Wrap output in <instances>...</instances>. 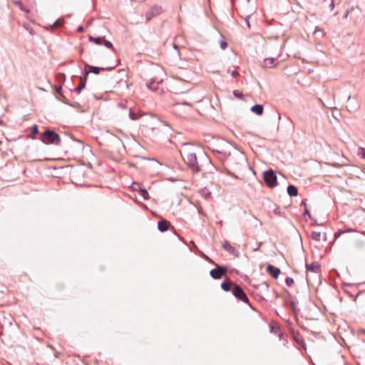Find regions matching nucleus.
<instances>
[{
    "mask_svg": "<svg viewBox=\"0 0 365 365\" xmlns=\"http://www.w3.org/2000/svg\"><path fill=\"white\" fill-rule=\"evenodd\" d=\"M88 40L89 41L95 43L97 45L103 44L108 48H113L112 43L107 41L104 36L93 37L90 36L88 37Z\"/></svg>",
    "mask_w": 365,
    "mask_h": 365,
    "instance_id": "6e6552de",
    "label": "nucleus"
},
{
    "mask_svg": "<svg viewBox=\"0 0 365 365\" xmlns=\"http://www.w3.org/2000/svg\"><path fill=\"white\" fill-rule=\"evenodd\" d=\"M85 86H86L85 82H83V83L81 82L80 85L78 87H76V90L77 91L78 93H80L81 91L83 88H85Z\"/></svg>",
    "mask_w": 365,
    "mask_h": 365,
    "instance_id": "cd10ccee",
    "label": "nucleus"
},
{
    "mask_svg": "<svg viewBox=\"0 0 365 365\" xmlns=\"http://www.w3.org/2000/svg\"><path fill=\"white\" fill-rule=\"evenodd\" d=\"M279 61L277 58H266L262 63V66L264 68H272L276 67Z\"/></svg>",
    "mask_w": 365,
    "mask_h": 365,
    "instance_id": "9d476101",
    "label": "nucleus"
},
{
    "mask_svg": "<svg viewBox=\"0 0 365 365\" xmlns=\"http://www.w3.org/2000/svg\"><path fill=\"white\" fill-rule=\"evenodd\" d=\"M220 46L222 50H225L227 48V43L224 39V38L220 41Z\"/></svg>",
    "mask_w": 365,
    "mask_h": 365,
    "instance_id": "b1692460",
    "label": "nucleus"
},
{
    "mask_svg": "<svg viewBox=\"0 0 365 365\" xmlns=\"http://www.w3.org/2000/svg\"><path fill=\"white\" fill-rule=\"evenodd\" d=\"M232 294L239 300H240L245 303H248L249 299H248L247 296L246 295L245 292L243 291V289L239 285L236 284L233 287Z\"/></svg>",
    "mask_w": 365,
    "mask_h": 365,
    "instance_id": "0eeeda50",
    "label": "nucleus"
},
{
    "mask_svg": "<svg viewBox=\"0 0 365 365\" xmlns=\"http://www.w3.org/2000/svg\"><path fill=\"white\" fill-rule=\"evenodd\" d=\"M311 237L313 240L319 242L321 240L326 241L327 240V233L321 231H312L311 234Z\"/></svg>",
    "mask_w": 365,
    "mask_h": 365,
    "instance_id": "f8f14e48",
    "label": "nucleus"
},
{
    "mask_svg": "<svg viewBox=\"0 0 365 365\" xmlns=\"http://www.w3.org/2000/svg\"><path fill=\"white\" fill-rule=\"evenodd\" d=\"M251 110L257 115H260L263 113V106L259 104L255 105L251 108Z\"/></svg>",
    "mask_w": 365,
    "mask_h": 365,
    "instance_id": "f3484780",
    "label": "nucleus"
},
{
    "mask_svg": "<svg viewBox=\"0 0 365 365\" xmlns=\"http://www.w3.org/2000/svg\"><path fill=\"white\" fill-rule=\"evenodd\" d=\"M264 180L269 187H274L277 184V178L272 170L264 172Z\"/></svg>",
    "mask_w": 365,
    "mask_h": 365,
    "instance_id": "20e7f679",
    "label": "nucleus"
},
{
    "mask_svg": "<svg viewBox=\"0 0 365 365\" xmlns=\"http://www.w3.org/2000/svg\"><path fill=\"white\" fill-rule=\"evenodd\" d=\"M197 151H200V150L189 144L183 145L180 150V154L183 160L195 173L200 171L197 160Z\"/></svg>",
    "mask_w": 365,
    "mask_h": 365,
    "instance_id": "f257e3e1",
    "label": "nucleus"
},
{
    "mask_svg": "<svg viewBox=\"0 0 365 365\" xmlns=\"http://www.w3.org/2000/svg\"><path fill=\"white\" fill-rule=\"evenodd\" d=\"M285 282H286V284L288 287H292L294 283V279L291 277H287Z\"/></svg>",
    "mask_w": 365,
    "mask_h": 365,
    "instance_id": "a878e982",
    "label": "nucleus"
},
{
    "mask_svg": "<svg viewBox=\"0 0 365 365\" xmlns=\"http://www.w3.org/2000/svg\"><path fill=\"white\" fill-rule=\"evenodd\" d=\"M172 88L176 93H183L191 88V83L178 78L173 83Z\"/></svg>",
    "mask_w": 365,
    "mask_h": 365,
    "instance_id": "f03ea898",
    "label": "nucleus"
},
{
    "mask_svg": "<svg viewBox=\"0 0 365 365\" xmlns=\"http://www.w3.org/2000/svg\"><path fill=\"white\" fill-rule=\"evenodd\" d=\"M141 116L140 113H135L131 109L129 111V117L133 120H138Z\"/></svg>",
    "mask_w": 365,
    "mask_h": 365,
    "instance_id": "4be33fe9",
    "label": "nucleus"
},
{
    "mask_svg": "<svg viewBox=\"0 0 365 365\" xmlns=\"http://www.w3.org/2000/svg\"><path fill=\"white\" fill-rule=\"evenodd\" d=\"M267 272L272 276L274 279H277L279 275L281 273L280 269L278 267H275L272 264H269L267 267Z\"/></svg>",
    "mask_w": 365,
    "mask_h": 365,
    "instance_id": "4468645a",
    "label": "nucleus"
},
{
    "mask_svg": "<svg viewBox=\"0 0 365 365\" xmlns=\"http://www.w3.org/2000/svg\"><path fill=\"white\" fill-rule=\"evenodd\" d=\"M86 66H87L89 68L90 73H93L95 74H99L101 71H110L115 68V66L108 67V68H100L96 66H90L88 64H86Z\"/></svg>",
    "mask_w": 365,
    "mask_h": 365,
    "instance_id": "ddd939ff",
    "label": "nucleus"
},
{
    "mask_svg": "<svg viewBox=\"0 0 365 365\" xmlns=\"http://www.w3.org/2000/svg\"><path fill=\"white\" fill-rule=\"evenodd\" d=\"M227 268L216 264V268L212 269L210 272V276L215 279H220L222 276L227 273Z\"/></svg>",
    "mask_w": 365,
    "mask_h": 365,
    "instance_id": "423d86ee",
    "label": "nucleus"
},
{
    "mask_svg": "<svg viewBox=\"0 0 365 365\" xmlns=\"http://www.w3.org/2000/svg\"><path fill=\"white\" fill-rule=\"evenodd\" d=\"M231 76H232V77H234V78H236V77H237V76H239V73H238L236 70L232 71L231 72Z\"/></svg>",
    "mask_w": 365,
    "mask_h": 365,
    "instance_id": "7c9ffc66",
    "label": "nucleus"
},
{
    "mask_svg": "<svg viewBox=\"0 0 365 365\" xmlns=\"http://www.w3.org/2000/svg\"><path fill=\"white\" fill-rule=\"evenodd\" d=\"M356 232V230L354 229H347V230H339L338 232H335L334 233V238L336 239L338 237H339L342 234H344V233H346V232Z\"/></svg>",
    "mask_w": 365,
    "mask_h": 365,
    "instance_id": "aec40b11",
    "label": "nucleus"
},
{
    "mask_svg": "<svg viewBox=\"0 0 365 365\" xmlns=\"http://www.w3.org/2000/svg\"><path fill=\"white\" fill-rule=\"evenodd\" d=\"M119 106L122 107V108H125V106L123 105V104H119Z\"/></svg>",
    "mask_w": 365,
    "mask_h": 365,
    "instance_id": "c9c22d12",
    "label": "nucleus"
},
{
    "mask_svg": "<svg viewBox=\"0 0 365 365\" xmlns=\"http://www.w3.org/2000/svg\"><path fill=\"white\" fill-rule=\"evenodd\" d=\"M329 6L331 11L334 9V4L333 0H331V3L330 4Z\"/></svg>",
    "mask_w": 365,
    "mask_h": 365,
    "instance_id": "473e14b6",
    "label": "nucleus"
},
{
    "mask_svg": "<svg viewBox=\"0 0 365 365\" xmlns=\"http://www.w3.org/2000/svg\"><path fill=\"white\" fill-rule=\"evenodd\" d=\"M57 24H58V21H56L54 25L56 26V25H57Z\"/></svg>",
    "mask_w": 365,
    "mask_h": 365,
    "instance_id": "a19ab883",
    "label": "nucleus"
},
{
    "mask_svg": "<svg viewBox=\"0 0 365 365\" xmlns=\"http://www.w3.org/2000/svg\"><path fill=\"white\" fill-rule=\"evenodd\" d=\"M133 185H138V186L139 185V184H138V183H136V182H134V183H133Z\"/></svg>",
    "mask_w": 365,
    "mask_h": 365,
    "instance_id": "e433bc0d",
    "label": "nucleus"
},
{
    "mask_svg": "<svg viewBox=\"0 0 365 365\" xmlns=\"http://www.w3.org/2000/svg\"><path fill=\"white\" fill-rule=\"evenodd\" d=\"M248 1H250V0H248Z\"/></svg>",
    "mask_w": 365,
    "mask_h": 365,
    "instance_id": "79ce46f5",
    "label": "nucleus"
},
{
    "mask_svg": "<svg viewBox=\"0 0 365 365\" xmlns=\"http://www.w3.org/2000/svg\"><path fill=\"white\" fill-rule=\"evenodd\" d=\"M140 195L144 200H148L150 198L149 194L145 188H140Z\"/></svg>",
    "mask_w": 365,
    "mask_h": 365,
    "instance_id": "5701e85b",
    "label": "nucleus"
},
{
    "mask_svg": "<svg viewBox=\"0 0 365 365\" xmlns=\"http://www.w3.org/2000/svg\"><path fill=\"white\" fill-rule=\"evenodd\" d=\"M163 11V9L161 6L154 5L151 6L145 14L146 21H150L153 18L160 15Z\"/></svg>",
    "mask_w": 365,
    "mask_h": 365,
    "instance_id": "39448f33",
    "label": "nucleus"
},
{
    "mask_svg": "<svg viewBox=\"0 0 365 365\" xmlns=\"http://www.w3.org/2000/svg\"><path fill=\"white\" fill-rule=\"evenodd\" d=\"M38 133V126L37 125H33L32 128H31V133L33 135H36Z\"/></svg>",
    "mask_w": 365,
    "mask_h": 365,
    "instance_id": "c85d7f7f",
    "label": "nucleus"
},
{
    "mask_svg": "<svg viewBox=\"0 0 365 365\" xmlns=\"http://www.w3.org/2000/svg\"><path fill=\"white\" fill-rule=\"evenodd\" d=\"M89 73H90V71H85L83 76L81 78V83L85 82V84L86 83V81H87L88 76Z\"/></svg>",
    "mask_w": 365,
    "mask_h": 365,
    "instance_id": "bb28decb",
    "label": "nucleus"
},
{
    "mask_svg": "<svg viewBox=\"0 0 365 365\" xmlns=\"http://www.w3.org/2000/svg\"><path fill=\"white\" fill-rule=\"evenodd\" d=\"M304 214H308V210H305Z\"/></svg>",
    "mask_w": 365,
    "mask_h": 365,
    "instance_id": "4c0bfd02",
    "label": "nucleus"
},
{
    "mask_svg": "<svg viewBox=\"0 0 365 365\" xmlns=\"http://www.w3.org/2000/svg\"><path fill=\"white\" fill-rule=\"evenodd\" d=\"M153 83H148L147 86L150 89V90H153V91H155L157 90V88L155 86H152Z\"/></svg>",
    "mask_w": 365,
    "mask_h": 365,
    "instance_id": "2f4dec72",
    "label": "nucleus"
},
{
    "mask_svg": "<svg viewBox=\"0 0 365 365\" xmlns=\"http://www.w3.org/2000/svg\"><path fill=\"white\" fill-rule=\"evenodd\" d=\"M192 104L193 103L192 102L188 101L175 103L173 105V111L179 116H183L186 113L181 109V106H187L192 107Z\"/></svg>",
    "mask_w": 365,
    "mask_h": 365,
    "instance_id": "1a4fd4ad",
    "label": "nucleus"
},
{
    "mask_svg": "<svg viewBox=\"0 0 365 365\" xmlns=\"http://www.w3.org/2000/svg\"><path fill=\"white\" fill-rule=\"evenodd\" d=\"M223 248L227 251L232 255L238 257L240 255V252L238 250L234 247L229 242L225 241L222 244Z\"/></svg>",
    "mask_w": 365,
    "mask_h": 365,
    "instance_id": "9b49d317",
    "label": "nucleus"
},
{
    "mask_svg": "<svg viewBox=\"0 0 365 365\" xmlns=\"http://www.w3.org/2000/svg\"><path fill=\"white\" fill-rule=\"evenodd\" d=\"M317 33L321 34L322 36L325 35L324 31L318 27H317L314 30V34H317Z\"/></svg>",
    "mask_w": 365,
    "mask_h": 365,
    "instance_id": "c756f323",
    "label": "nucleus"
},
{
    "mask_svg": "<svg viewBox=\"0 0 365 365\" xmlns=\"http://www.w3.org/2000/svg\"><path fill=\"white\" fill-rule=\"evenodd\" d=\"M41 140L46 144L58 145L61 142V138L58 133L48 130L42 133Z\"/></svg>",
    "mask_w": 365,
    "mask_h": 365,
    "instance_id": "7ed1b4c3",
    "label": "nucleus"
},
{
    "mask_svg": "<svg viewBox=\"0 0 365 365\" xmlns=\"http://www.w3.org/2000/svg\"><path fill=\"white\" fill-rule=\"evenodd\" d=\"M362 157L365 158V149H363L362 150Z\"/></svg>",
    "mask_w": 365,
    "mask_h": 365,
    "instance_id": "f704fd0d",
    "label": "nucleus"
},
{
    "mask_svg": "<svg viewBox=\"0 0 365 365\" xmlns=\"http://www.w3.org/2000/svg\"><path fill=\"white\" fill-rule=\"evenodd\" d=\"M287 192L290 196H297L298 194L297 188L294 185H289Z\"/></svg>",
    "mask_w": 365,
    "mask_h": 365,
    "instance_id": "6ab92c4d",
    "label": "nucleus"
},
{
    "mask_svg": "<svg viewBox=\"0 0 365 365\" xmlns=\"http://www.w3.org/2000/svg\"><path fill=\"white\" fill-rule=\"evenodd\" d=\"M199 101H201V99H198L196 101V102H199Z\"/></svg>",
    "mask_w": 365,
    "mask_h": 365,
    "instance_id": "ea45409f",
    "label": "nucleus"
},
{
    "mask_svg": "<svg viewBox=\"0 0 365 365\" xmlns=\"http://www.w3.org/2000/svg\"><path fill=\"white\" fill-rule=\"evenodd\" d=\"M306 269L309 272L314 273H318L320 271V265L317 262H312L311 264H306Z\"/></svg>",
    "mask_w": 365,
    "mask_h": 365,
    "instance_id": "2eb2a0df",
    "label": "nucleus"
},
{
    "mask_svg": "<svg viewBox=\"0 0 365 365\" xmlns=\"http://www.w3.org/2000/svg\"><path fill=\"white\" fill-rule=\"evenodd\" d=\"M294 339H295L296 342L297 344L302 345L303 346V348L304 349H306L304 340L302 338V336L299 333H297L296 334H294Z\"/></svg>",
    "mask_w": 365,
    "mask_h": 365,
    "instance_id": "a211bd4d",
    "label": "nucleus"
},
{
    "mask_svg": "<svg viewBox=\"0 0 365 365\" xmlns=\"http://www.w3.org/2000/svg\"><path fill=\"white\" fill-rule=\"evenodd\" d=\"M77 30H78V32H81V31H83V26H79Z\"/></svg>",
    "mask_w": 365,
    "mask_h": 365,
    "instance_id": "72a5a7b5",
    "label": "nucleus"
},
{
    "mask_svg": "<svg viewBox=\"0 0 365 365\" xmlns=\"http://www.w3.org/2000/svg\"><path fill=\"white\" fill-rule=\"evenodd\" d=\"M231 287H232V282L228 280V281H224L222 284H221V287L222 289L225 291V292H228L231 289Z\"/></svg>",
    "mask_w": 365,
    "mask_h": 365,
    "instance_id": "412c9836",
    "label": "nucleus"
},
{
    "mask_svg": "<svg viewBox=\"0 0 365 365\" xmlns=\"http://www.w3.org/2000/svg\"><path fill=\"white\" fill-rule=\"evenodd\" d=\"M170 222L166 220H163L158 223V228L160 232H165L169 229Z\"/></svg>",
    "mask_w": 365,
    "mask_h": 365,
    "instance_id": "dca6fc26",
    "label": "nucleus"
},
{
    "mask_svg": "<svg viewBox=\"0 0 365 365\" xmlns=\"http://www.w3.org/2000/svg\"><path fill=\"white\" fill-rule=\"evenodd\" d=\"M361 234L365 235V231L361 232Z\"/></svg>",
    "mask_w": 365,
    "mask_h": 365,
    "instance_id": "58836bf2",
    "label": "nucleus"
},
{
    "mask_svg": "<svg viewBox=\"0 0 365 365\" xmlns=\"http://www.w3.org/2000/svg\"><path fill=\"white\" fill-rule=\"evenodd\" d=\"M233 95L237 98L244 99V95L237 90L233 91Z\"/></svg>",
    "mask_w": 365,
    "mask_h": 365,
    "instance_id": "393cba45",
    "label": "nucleus"
}]
</instances>
